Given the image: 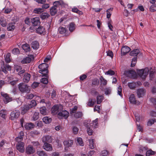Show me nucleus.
<instances>
[{
    "instance_id": "50",
    "label": "nucleus",
    "mask_w": 156,
    "mask_h": 156,
    "mask_svg": "<svg viewBox=\"0 0 156 156\" xmlns=\"http://www.w3.org/2000/svg\"><path fill=\"white\" fill-rule=\"evenodd\" d=\"M78 107L76 106H74L73 108L70 109V114L73 115V114L75 113L77 110Z\"/></svg>"
},
{
    "instance_id": "24",
    "label": "nucleus",
    "mask_w": 156,
    "mask_h": 156,
    "mask_svg": "<svg viewBox=\"0 0 156 156\" xmlns=\"http://www.w3.org/2000/svg\"><path fill=\"white\" fill-rule=\"evenodd\" d=\"M140 52V50L139 49H135L130 52V55L132 56H136Z\"/></svg>"
},
{
    "instance_id": "53",
    "label": "nucleus",
    "mask_w": 156,
    "mask_h": 156,
    "mask_svg": "<svg viewBox=\"0 0 156 156\" xmlns=\"http://www.w3.org/2000/svg\"><path fill=\"white\" fill-rule=\"evenodd\" d=\"M100 79L101 84H103L104 86L107 84V80H105L103 76H101L100 78Z\"/></svg>"
},
{
    "instance_id": "20",
    "label": "nucleus",
    "mask_w": 156,
    "mask_h": 156,
    "mask_svg": "<svg viewBox=\"0 0 156 156\" xmlns=\"http://www.w3.org/2000/svg\"><path fill=\"white\" fill-rule=\"evenodd\" d=\"M30 75L27 73H25L24 76L23 80L25 83H28L30 80Z\"/></svg>"
},
{
    "instance_id": "56",
    "label": "nucleus",
    "mask_w": 156,
    "mask_h": 156,
    "mask_svg": "<svg viewBox=\"0 0 156 156\" xmlns=\"http://www.w3.org/2000/svg\"><path fill=\"white\" fill-rule=\"evenodd\" d=\"M72 130L73 133L75 134H76L78 133L79 129L77 127L73 126L72 127Z\"/></svg>"
},
{
    "instance_id": "28",
    "label": "nucleus",
    "mask_w": 156,
    "mask_h": 156,
    "mask_svg": "<svg viewBox=\"0 0 156 156\" xmlns=\"http://www.w3.org/2000/svg\"><path fill=\"white\" fill-rule=\"evenodd\" d=\"M31 61V58L30 57H26L24 58L22 61L21 63L23 64H27L30 63Z\"/></svg>"
},
{
    "instance_id": "58",
    "label": "nucleus",
    "mask_w": 156,
    "mask_h": 156,
    "mask_svg": "<svg viewBox=\"0 0 156 156\" xmlns=\"http://www.w3.org/2000/svg\"><path fill=\"white\" fill-rule=\"evenodd\" d=\"M40 81L44 84H47L48 83V80L47 78H43L41 79Z\"/></svg>"
},
{
    "instance_id": "18",
    "label": "nucleus",
    "mask_w": 156,
    "mask_h": 156,
    "mask_svg": "<svg viewBox=\"0 0 156 156\" xmlns=\"http://www.w3.org/2000/svg\"><path fill=\"white\" fill-rule=\"evenodd\" d=\"M52 140V139L51 136L48 135L44 136L42 139V141L44 143L51 142Z\"/></svg>"
},
{
    "instance_id": "2",
    "label": "nucleus",
    "mask_w": 156,
    "mask_h": 156,
    "mask_svg": "<svg viewBox=\"0 0 156 156\" xmlns=\"http://www.w3.org/2000/svg\"><path fill=\"white\" fill-rule=\"evenodd\" d=\"M149 71L148 68L146 67L144 69H139L137 71V73L141 78L144 79L148 75Z\"/></svg>"
},
{
    "instance_id": "17",
    "label": "nucleus",
    "mask_w": 156,
    "mask_h": 156,
    "mask_svg": "<svg viewBox=\"0 0 156 156\" xmlns=\"http://www.w3.org/2000/svg\"><path fill=\"white\" fill-rule=\"evenodd\" d=\"M63 143L66 147H69L72 146L73 141L71 140H66L64 141Z\"/></svg>"
},
{
    "instance_id": "1",
    "label": "nucleus",
    "mask_w": 156,
    "mask_h": 156,
    "mask_svg": "<svg viewBox=\"0 0 156 156\" xmlns=\"http://www.w3.org/2000/svg\"><path fill=\"white\" fill-rule=\"evenodd\" d=\"M48 65L45 63H42L39 65L38 66L40 69L39 72L42 74V76H45L47 78L48 77Z\"/></svg>"
},
{
    "instance_id": "26",
    "label": "nucleus",
    "mask_w": 156,
    "mask_h": 156,
    "mask_svg": "<svg viewBox=\"0 0 156 156\" xmlns=\"http://www.w3.org/2000/svg\"><path fill=\"white\" fill-rule=\"evenodd\" d=\"M54 3L55 4H58V5H61L62 6L65 7L67 5L62 0H59L58 1H56L54 2Z\"/></svg>"
},
{
    "instance_id": "10",
    "label": "nucleus",
    "mask_w": 156,
    "mask_h": 156,
    "mask_svg": "<svg viewBox=\"0 0 156 156\" xmlns=\"http://www.w3.org/2000/svg\"><path fill=\"white\" fill-rule=\"evenodd\" d=\"M25 151L27 154H32L34 153L35 151V149L31 145H28L26 148Z\"/></svg>"
},
{
    "instance_id": "16",
    "label": "nucleus",
    "mask_w": 156,
    "mask_h": 156,
    "mask_svg": "<svg viewBox=\"0 0 156 156\" xmlns=\"http://www.w3.org/2000/svg\"><path fill=\"white\" fill-rule=\"evenodd\" d=\"M43 149L47 151H51L52 150V145L47 143H44L43 146Z\"/></svg>"
},
{
    "instance_id": "57",
    "label": "nucleus",
    "mask_w": 156,
    "mask_h": 156,
    "mask_svg": "<svg viewBox=\"0 0 156 156\" xmlns=\"http://www.w3.org/2000/svg\"><path fill=\"white\" fill-rule=\"evenodd\" d=\"M12 52L14 55H17L20 53V51L18 48H15L12 51Z\"/></svg>"
},
{
    "instance_id": "25",
    "label": "nucleus",
    "mask_w": 156,
    "mask_h": 156,
    "mask_svg": "<svg viewBox=\"0 0 156 156\" xmlns=\"http://www.w3.org/2000/svg\"><path fill=\"white\" fill-rule=\"evenodd\" d=\"M34 125L32 123H26L25 125V127L27 130H30L34 128Z\"/></svg>"
},
{
    "instance_id": "63",
    "label": "nucleus",
    "mask_w": 156,
    "mask_h": 156,
    "mask_svg": "<svg viewBox=\"0 0 156 156\" xmlns=\"http://www.w3.org/2000/svg\"><path fill=\"white\" fill-rule=\"evenodd\" d=\"M147 149V147H143L141 146L140 147V153L143 152L144 151H146Z\"/></svg>"
},
{
    "instance_id": "4",
    "label": "nucleus",
    "mask_w": 156,
    "mask_h": 156,
    "mask_svg": "<svg viewBox=\"0 0 156 156\" xmlns=\"http://www.w3.org/2000/svg\"><path fill=\"white\" fill-rule=\"evenodd\" d=\"M1 96L3 98V100L5 104H7L12 101V98L9 95L3 92H1Z\"/></svg>"
},
{
    "instance_id": "62",
    "label": "nucleus",
    "mask_w": 156,
    "mask_h": 156,
    "mask_svg": "<svg viewBox=\"0 0 156 156\" xmlns=\"http://www.w3.org/2000/svg\"><path fill=\"white\" fill-rule=\"evenodd\" d=\"M105 74L112 76L114 75L115 72L113 71L110 70L106 72Z\"/></svg>"
},
{
    "instance_id": "38",
    "label": "nucleus",
    "mask_w": 156,
    "mask_h": 156,
    "mask_svg": "<svg viewBox=\"0 0 156 156\" xmlns=\"http://www.w3.org/2000/svg\"><path fill=\"white\" fill-rule=\"evenodd\" d=\"M40 110V112L41 114L43 115H45L47 114V109L45 107L41 108Z\"/></svg>"
},
{
    "instance_id": "14",
    "label": "nucleus",
    "mask_w": 156,
    "mask_h": 156,
    "mask_svg": "<svg viewBox=\"0 0 156 156\" xmlns=\"http://www.w3.org/2000/svg\"><path fill=\"white\" fill-rule=\"evenodd\" d=\"M126 75L129 77L132 78L136 77V72L133 70H129L126 72Z\"/></svg>"
},
{
    "instance_id": "51",
    "label": "nucleus",
    "mask_w": 156,
    "mask_h": 156,
    "mask_svg": "<svg viewBox=\"0 0 156 156\" xmlns=\"http://www.w3.org/2000/svg\"><path fill=\"white\" fill-rule=\"evenodd\" d=\"M129 87L131 89H133L136 88V84L135 83H129L128 84Z\"/></svg>"
},
{
    "instance_id": "46",
    "label": "nucleus",
    "mask_w": 156,
    "mask_h": 156,
    "mask_svg": "<svg viewBox=\"0 0 156 156\" xmlns=\"http://www.w3.org/2000/svg\"><path fill=\"white\" fill-rule=\"evenodd\" d=\"M43 11L42 8H36L34 10V13L40 14Z\"/></svg>"
},
{
    "instance_id": "6",
    "label": "nucleus",
    "mask_w": 156,
    "mask_h": 156,
    "mask_svg": "<svg viewBox=\"0 0 156 156\" xmlns=\"http://www.w3.org/2000/svg\"><path fill=\"white\" fill-rule=\"evenodd\" d=\"M24 144L22 142H20L16 144V148L21 153L24 151Z\"/></svg>"
},
{
    "instance_id": "8",
    "label": "nucleus",
    "mask_w": 156,
    "mask_h": 156,
    "mask_svg": "<svg viewBox=\"0 0 156 156\" xmlns=\"http://www.w3.org/2000/svg\"><path fill=\"white\" fill-rule=\"evenodd\" d=\"M129 101L130 102L135 105H138L140 104V102L135 100L134 95L133 94H131L129 97Z\"/></svg>"
},
{
    "instance_id": "29",
    "label": "nucleus",
    "mask_w": 156,
    "mask_h": 156,
    "mask_svg": "<svg viewBox=\"0 0 156 156\" xmlns=\"http://www.w3.org/2000/svg\"><path fill=\"white\" fill-rule=\"evenodd\" d=\"M7 114V112L5 110H2L0 112V116L4 119H5Z\"/></svg>"
},
{
    "instance_id": "33",
    "label": "nucleus",
    "mask_w": 156,
    "mask_h": 156,
    "mask_svg": "<svg viewBox=\"0 0 156 156\" xmlns=\"http://www.w3.org/2000/svg\"><path fill=\"white\" fill-rule=\"evenodd\" d=\"M58 30L59 33L62 34H64L66 31V29L62 27H59Z\"/></svg>"
},
{
    "instance_id": "27",
    "label": "nucleus",
    "mask_w": 156,
    "mask_h": 156,
    "mask_svg": "<svg viewBox=\"0 0 156 156\" xmlns=\"http://www.w3.org/2000/svg\"><path fill=\"white\" fill-rule=\"evenodd\" d=\"M36 32L40 34H41L45 31V29L43 27L40 26L36 30Z\"/></svg>"
},
{
    "instance_id": "32",
    "label": "nucleus",
    "mask_w": 156,
    "mask_h": 156,
    "mask_svg": "<svg viewBox=\"0 0 156 156\" xmlns=\"http://www.w3.org/2000/svg\"><path fill=\"white\" fill-rule=\"evenodd\" d=\"M156 152L154 151H152L151 149H150L147 151L146 153V156H150L155 154Z\"/></svg>"
},
{
    "instance_id": "49",
    "label": "nucleus",
    "mask_w": 156,
    "mask_h": 156,
    "mask_svg": "<svg viewBox=\"0 0 156 156\" xmlns=\"http://www.w3.org/2000/svg\"><path fill=\"white\" fill-rule=\"evenodd\" d=\"M39 113L35 112H34L32 118V120L36 121L39 118Z\"/></svg>"
},
{
    "instance_id": "31",
    "label": "nucleus",
    "mask_w": 156,
    "mask_h": 156,
    "mask_svg": "<svg viewBox=\"0 0 156 156\" xmlns=\"http://www.w3.org/2000/svg\"><path fill=\"white\" fill-rule=\"evenodd\" d=\"M0 24L3 27L6 26L7 24L5 20L2 17H0Z\"/></svg>"
},
{
    "instance_id": "47",
    "label": "nucleus",
    "mask_w": 156,
    "mask_h": 156,
    "mask_svg": "<svg viewBox=\"0 0 156 156\" xmlns=\"http://www.w3.org/2000/svg\"><path fill=\"white\" fill-rule=\"evenodd\" d=\"M77 144H79L80 146H83V145L84 144L83 143L82 139L81 138L79 137L77 138L76 139Z\"/></svg>"
},
{
    "instance_id": "45",
    "label": "nucleus",
    "mask_w": 156,
    "mask_h": 156,
    "mask_svg": "<svg viewBox=\"0 0 156 156\" xmlns=\"http://www.w3.org/2000/svg\"><path fill=\"white\" fill-rule=\"evenodd\" d=\"M49 16L50 15L48 13L46 12H44L41 14L40 16V17L42 19H44L48 18Z\"/></svg>"
},
{
    "instance_id": "36",
    "label": "nucleus",
    "mask_w": 156,
    "mask_h": 156,
    "mask_svg": "<svg viewBox=\"0 0 156 156\" xmlns=\"http://www.w3.org/2000/svg\"><path fill=\"white\" fill-rule=\"evenodd\" d=\"M43 121L46 124H48L50 123L51 121V119L48 117L45 116L43 119Z\"/></svg>"
},
{
    "instance_id": "52",
    "label": "nucleus",
    "mask_w": 156,
    "mask_h": 156,
    "mask_svg": "<svg viewBox=\"0 0 156 156\" xmlns=\"http://www.w3.org/2000/svg\"><path fill=\"white\" fill-rule=\"evenodd\" d=\"M37 154L39 156H48L45 152L43 151H38L37 152Z\"/></svg>"
},
{
    "instance_id": "60",
    "label": "nucleus",
    "mask_w": 156,
    "mask_h": 156,
    "mask_svg": "<svg viewBox=\"0 0 156 156\" xmlns=\"http://www.w3.org/2000/svg\"><path fill=\"white\" fill-rule=\"evenodd\" d=\"M10 55L9 54H8L5 57V61L7 63H9L10 62L11 60L10 58Z\"/></svg>"
},
{
    "instance_id": "39",
    "label": "nucleus",
    "mask_w": 156,
    "mask_h": 156,
    "mask_svg": "<svg viewBox=\"0 0 156 156\" xmlns=\"http://www.w3.org/2000/svg\"><path fill=\"white\" fill-rule=\"evenodd\" d=\"M23 134H24L23 132L22 131H21L20 133V135L18 136L16 138V140L18 142H20L22 140L23 138Z\"/></svg>"
},
{
    "instance_id": "64",
    "label": "nucleus",
    "mask_w": 156,
    "mask_h": 156,
    "mask_svg": "<svg viewBox=\"0 0 156 156\" xmlns=\"http://www.w3.org/2000/svg\"><path fill=\"white\" fill-rule=\"evenodd\" d=\"M154 119H151L149 120L147 123V125L148 126H151L152 124H154Z\"/></svg>"
},
{
    "instance_id": "15",
    "label": "nucleus",
    "mask_w": 156,
    "mask_h": 156,
    "mask_svg": "<svg viewBox=\"0 0 156 156\" xmlns=\"http://www.w3.org/2000/svg\"><path fill=\"white\" fill-rule=\"evenodd\" d=\"M131 50L130 48L128 46H125L122 47L121 49V54L123 55H125Z\"/></svg>"
},
{
    "instance_id": "7",
    "label": "nucleus",
    "mask_w": 156,
    "mask_h": 156,
    "mask_svg": "<svg viewBox=\"0 0 156 156\" xmlns=\"http://www.w3.org/2000/svg\"><path fill=\"white\" fill-rule=\"evenodd\" d=\"M14 68L15 70L18 72V74L20 76H22L23 73L25 72V70L20 66L15 65Z\"/></svg>"
},
{
    "instance_id": "13",
    "label": "nucleus",
    "mask_w": 156,
    "mask_h": 156,
    "mask_svg": "<svg viewBox=\"0 0 156 156\" xmlns=\"http://www.w3.org/2000/svg\"><path fill=\"white\" fill-rule=\"evenodd\" d=\"M54 6H52L50 9V14L51 16H54L57 13V8L58 4H53Z\"/></svg>"
},
{
    "instance_id": "61",
    "label": "nucleus",
    "mask_w": 156,
    "mask_h": 156,
    "mask_svg": "<svg viewBox=\"0 0 156 156\" xmlns=\"http://www.w3.org/2000/svg\"><path fill=\"white\" fill-rule=\"evenodd\" d=\"M72 11L74 12H76L77 13L80 14L81 12V11H79L78 9L75 7H73L72 9Z\"/></svg>"
},
{
    "instance_id": "19",
    "label": "nucleus",
    "mask_w": 156,
    "mask_h": 156,
    "mask_svg": "<svg viewBox=\"0 0 156 156\" xmlns=\"http://www.w3.org/2000/svg\"><path fill=\"white\" fill-rule=\"evenodd\" d=\"M29 106V105L27 104L24 105L23 107L21 108V113L22 114H25L29 109H30Z\"/></svg>"
},
{
    "instance_id": "35",
    "label": "nucleus",
    "mask_w": 156,
    "mask_h": 156,
    "mask_svg": "<svg viewBox=\"0 0 156 156\" xmlns=\"http://www.w3.org/2000/svg\"><path fill=\"white\" fill-rule=\"evenodd\" d=\"M113 8H111L108 9L106 10L107 12V15L106 17L108 19L109 18L111 15L112 12L113 10Z\"/></svg>"
},
{
    "instance_id": "43",
    "label": "nucleus",
    "mask_w": 156,
    "mask_h": 156,
    "mask_svg": "<svg viewBox=\"0 0 156 156\" xmlns=\"http://www.w3.org/2000/svg\"><path fill=\"white\" fill-rule=\"evenodd\" d=\"M36 105V102L34 100H32L30 102V104H27V105H29V106L30 108L35 106Z\"/></svg>"
},
{
    "instance_id": "54",
    "label": "nucleus",
    "mask_w": 156,
    "mask_h": 156,
    "mask_svg": "<svg viewBox=\"0 0 156 156\" xmlns=\"http://www.w3.org/2000/svg\"><path fill=\"white\" fill-rule=\"evenodd\" d=\"M149 10L151 12L156 11V3L155 5H152L149 8Z\"/></svg>"
},
{
    "instance_id": "11",
    "label": "nucleus",
    "mask_w": 156,
    "mask_h": 156,
    "mask_svg": "<svg viewBox=\"0 0 156 156\" xmlns=\"http://www.w3.org/2000/svg\"><path fill=\"white\" fill-rule=\"evenodd\" d=\"M31 22L34 26H37L40 24L39 18L35 17L31 19Z\"/></svg>"
},
{
    "instance_id": "9",
    "label": "nucleus",
    "mask_w": 156,
    "mask_h": 156,
    "mask_svg": "<svg viewBox=\"0 0 156 156\" xmlns=\"http://www.w3.org/2000/svg\"><path fill=\"white\" fill-rule=\"evenodd\" d=\"M69 115V112L67 111L64 110L59 112L58 114V117L60 119H62L63 117H64L65 119H67Z\"/></svg>"
},
{
    "instance_id": "5",
    "label": "nucleus",
    "mask_w": 156,
    "mask_h": 156,
    "mask_svg": "<svg viewBox=\"0 0 156 156\" xmlns=\"http://www.w3.org/2000/svg\"><path fill=\"white\" fill-rule=\"evenodd\" d=\"M20 115V112L18 110H16L13 111L10 114V119L11 120H13L17 118Z\"/></svg>"
},
{
    "instance_id": "34",
    "label": "nucleus",
    "mask_w": 156,
    "mask_h": 156,
    "mask_svg": "<svg viewBox=\"0 0 156 156\" xmlns=\"http://www.w3.org/2000/svg\"><path fill=\"white\" fill-rule=\"evenodd\" d=\"M99 83V80L95 78L92 80V87H95L98 86Z\"/></svg>"
},
{
    "instance_id": "21",
    "label": "nucleus",
    "mask_w": 156,
    "mask_h": 156,
    "mask_svg": "<svg viewBox=\"0 0 156 156\" xmlns=\"http://www.w3.org/2000/svg\"><path fill=\"white\" fill-rule=\"evenodd\" d=\"M31 47L33 49L37 50L39 47V43L37 41H34L32 42Z\"/></svg>"
},
{
    "instance_id": "59",
    "label": "nucleus",
    "mask_w": 156,
    "mask_h": 156,
    "mask_svg": "<svg viewBox=\"0 0 156 156\" xmlns=\"http://www.w3.org/2000/svg\"><path fill=\"white\" fill-rule=\"evenodd\" d=\"M136 60L137 58L136 57H134L132 59L131 64V66L132 67H133L135 66L136 62Z\"/></svg>"
},
{
    "instance_id": "40",
    "label": "nucleus",
    "mask_w": 156,
    "mask_h": 156,
    "mask_svg": "<svg viewBox=\"0 0 156 156\" xmlns=\"http://www.w3.org/2000/svg\"><path fill=\"white\" fill-rule=\"evenodd\" d=\"M103 99V97L101 95H98L97 97V103L98 104H100Z\"/></svg>"
},
{
    "instance_id": "48",
    "label": "nucleus",
    "mask_w": 156,
    "mask_h": 156,
    "mask_svg": "<svg viewBox=\"0 0 156 156\" xmlns=\"http://www.w3.org/2000/svg\"><path fill=\"white\" fill-rule=\"evenodd\" d=\"M69 28L70 31H73L75 29V24L74 23H71L69 24Z\"/></svg>"
},
{
    "instance_id": "41",
    "label": "nucleus",
    "mask_w": 156,
    "mask_h": 156,
    "mask_svg": "<svg viewBox=\"0 0 156 156\" xmlns=\"http://www.w3.org/2000/svg\"><path fill=\"white\" fill-rule=\"evenodd\" d=\"M83 116L82 113L81 112H78L74 114V117L76 119L81 118Z\"/></svg>"
},
{
    "instance_id": "44",
    "label": "nucleus",
    "mask_w": 156,
    "mask_h": 156,
    "mask_svg": "<svg viewBox=\"0 0 156 156\" xmlns=\"http://www.w3.org/2000/svg\"><path fill=\"white\" fill-rule=\"evenodd\" d=\"M90 125H89L88 123H87V131L89 135H91L92 134L93 131L92 129L90 128Z\"/></svg>"
},
{
    "instance_id": "12",
    "label": "nucleus",
    "mask_w": 156,
    "mask_h": 156,
    "mask_svg": "<svg viewBox=\"0 0 156 156\" xmlns=\"http://www.w3.org/2000/svg\"><path fill=\"white\" fill-rule=\"evenodd\" d=\"M146 93V90L144 88H140L137 90V94L138 98L144 96Z\"/></svg>"
},
{
    "instance_id": "22",
    "label": "nucleus",
    "mask_w": 156,
    "mask_h": 156,
    "mask_svg": "<svg viewBox=\"0 0 156 156\" xmlns=\"http://www.w3.org/2000/svg\"><path fill=\"white\" fill-rule=\"evenodd\" d=\"M96 103V100L95 99H92L90 98L87 103V105L90 107H93Z\"/></svg>"
},
{
    "instance_id": "30",
    "label": "nucleus",
    "mask_w": 156,
    "mask_h": 156,
    "mask_svg": "<svg viewBox=\"0 0 156 156\" xmlns=\"http://www.w3.org/2000/svg\"><path fill=\"white\" fill-rule=\"evenodd\" d=\"M15 26L13 23H10L8 24L7 27V30L9 31H12L15 28Z\"/></svg>"
},
{
    "instance_id": "55",
    "label": "nucleus",
    "mask_w": 156,
    "mask_h": 156,
    "mask_svg": "<svg viewBox=\"0 0 156 156\" xmlns=\"http://www.w3.org/2000/svg\"><path fill=\"white\" fill-rule=\"evenodd\" d=\"M58 108L57 106L54 105V106L51 108V111L52 113L54 114L56 113V111H57L58 109Z\"/></svg>"
},
{
    "instance_id": "37",
    "label": "nucleus",
    "mask_w": 156,
    "mask_h": 156,
    "mask_svg": "<svg viewBox=\"0 0 156 156\" xmlns=\"http://www.w3.org/2000/svg\"><path fill=\"white\" fill-rule=\"evenodd\" d=\"M98 119H96L94 120L92 123H90L89 124V125H90V126H92L95 128H96L98 124Z\"/></svg>"
},
{
    "instance_id": "42",
    "label": "nucleus",
    "mask_w": 156,
    "mask_h": 156,
    "mask_svg": "<svg viewBox=\"0 0 156 156\" xmlns=\"http://www.w3.org/2000/svg\"><path fill=\"white\" fill-rule=\"evenodd\" d=\"M89 144L90 148L93 149L94 148V140L93 139H90L89 140Z\"/></svg>"
},
{
    "instance_id": "23",
    "label": "nucleus",
    "mask_w": 156,
    "mask_h": 156,
    "mask_svg": "<svg viewBox=\"0 0 156 156\" xmlns=\"http://www.w3.org/2000/svg\"><path fill=\"white\" fill-rule=\"evenodd\" d=\"M22 47L26 52L29 51H30V45L27 44L26 43L22 45Z\"/></svg>"
},
{
    "instance_id": "3",
    "label": "nucleus",
    "mask_w": 156,
    "mask_h": 156,
    "mask_svg": "<svg viewBox=\"0 0 156 156\" xmlns=\"http://www.w3.org/2000/svg\"><path fill=\"white\" fill-rule=\"evenodd\" d=\"M18 87L20 91L23 93H28L30 91V87L23 83H20L18 85Z\"/></svg>"
}]
</instances>
